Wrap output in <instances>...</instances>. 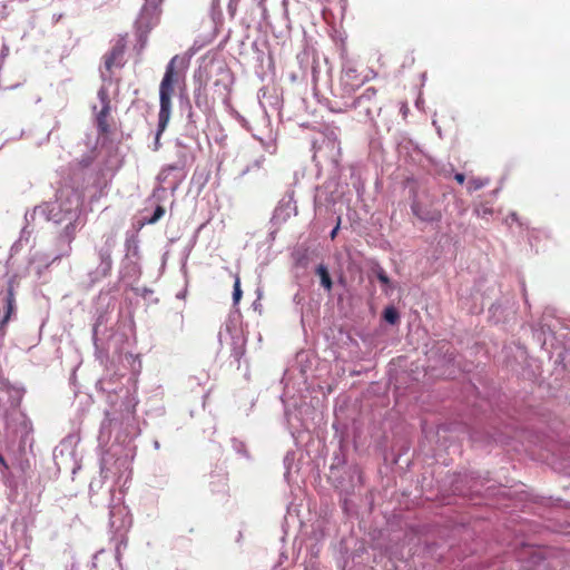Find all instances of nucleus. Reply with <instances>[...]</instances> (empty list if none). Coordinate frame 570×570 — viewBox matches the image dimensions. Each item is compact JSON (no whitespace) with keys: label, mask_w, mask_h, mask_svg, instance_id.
<instances>
[{"label":"nucleus","mask_w":570,"mask_h":570,"mask_svg":"<svg viewBox=\"0 0 570 570\" xmlns=\"http://www.w3.org/2000/svg\"><path fill=\"white\" fill-rule=\"evenodd\" d=\"M178 63H183V59L176 55L167 63L164 77L159 85V112L158 128L155 138V149L159 148L160 136L166 130L170 120L173 108L171 98L175 94V87L183 78L180 71L177 69Z\"/></svg>","instance_id":"1"},{"label":"nucleus","mask_w":570,"mask_h":570,"mask_svg":"<svg viewBox=\"0 0 570 570\" xmlns=\"http://www.w3.org/2000/svg\"><path fill=\"white\" fill-rule=\"evenodd\" d=\"M131 517L128 509L122 504H114L109 510V529L111 532V542L115 543L117 556L120 554L121 547L127 546V532L131 527Z\"/></svg>","instance_id":"2"},{"label":"nucleus","mask_w":570,"mask_h":570,"mask_svg":"<svg viewBox=\"0 0 570 570\" xmlns=\"http://www.w3.org/2000/svg\"><path fill=\"white\" fill-rule=\"evenodd\" d=\"M435 195L430 189H420L413 197L411 209L413 215L423 222H439L441 210L435 206Z\"/></svg>","instance_id":"3"},{"label":"nucleus","mask_w":570,"mask_h":570,"mask_svg":"<svg viewBox=\"0 0 570 570\" xmlns=\"http://www.w3.org/2000/svg\"><path fill=\"white\" fill-rule=\"evenodd\" d=\"M117 245L116 233H106L102 236V244L97 248L99 264L95 269L94 279L98 281L110 275L112 269L111 254Z\"/></svg>","instance_id":"4"},{"label":"nucleus","mask_w":570,"mask_h":570,"mask_svg":"<svg viewBox=\"0 0 570 570\" xmlns=\"http://www.w3.org/2000/svg\"><path fill=\"white\" fill-rule=\"evenodd\" d=\"M163 2L164 0H145V4L137 19V24L140 30L148 32L158 23Z\"/></svg>","instance_id":"5"},{"label":"nucleus","mask_w":570,"mask_h":570,"mask_svg":"<svg viewBox=\"0 0 570 570\" xmlns=\"http://www.w3.org/2000/svg\"><path fill=\"white\" fill-rule=\"evenodd\" d=\"M97 95L101 102V109L96 115V125L99 135L106 136L110 132V124L108 121L111 111L110 99L107 89L104 87L98 90Z\"/></svg>","instance_id":"6"},{"label":"nucleus","mask_w":570,"mask_h":570,"mask_svg":"<svg viewBox=\"0 0 570 570\" xmlns=\"http://www.w3.org/2000/svg\"><path fill=\"white\" fill-rule=\"evenodd\" d=\"M126 42L124 39H118L111 49L104 56V66L109 75L112 73L114 68H121L125 65Z\"/></svg>","instance_id":"7"},{"label":"nucleus","mask_w":570,"mask_h":570,"mask_svg":"<svg viewBox=\"0 0 570 570\" xmlns=\"http://www.w3.org/2000/svg\"><path fill=\"white\" fill-rule=\"evenodd\" d=\"M60 212H63L68 219L77 217V212L80 205L79 197L73 191L61 190L57 198Z\"/></svg>","instance_id":"8"},{"label":"nucleus","mask_w":570,"mask_h":570,"mask_svg":"<svg viewBox=\"0 0 570 570\" xmlns=\"http://www.w3.org/2000/svg\"><path fill=\"white\" fill-rule=\"evenodd\" d=\"M4 302H6V313L1 321L2 326H4L9 322L11 315L14 312L16 298H14V288H13L12 284H9V286H8Z\"/></svg>","instance_id":"9"},{"label":"nucleus","mask_w":570,"mask_h":570,"mask_svg":"<svg viewBox=\"0 0 570 570\" xmlns=\"http://www.w3.org/2000/svg\"><path fill=\"white\" fill-rule=\"evenodd\" d=\"M316 274L320 276L321 278V284L322 286L326 289V291H331L332 289V286H333V282H332V278L330 276V273H328V269L325 265L323 264H320L317 267H316Z\"/></svg>","instance_id":"10"},{"label":"nucleus","mask_w":570,"mask_h":570,"mask_svg":"<svg viewBox=\"0 0 570 570\" xmlns=\"http://www.w3.org/2000/svg\"><path fill=\"white\" fill-rule=\"evenodd\" d=\"M13 473L14 472L11 471L10 465H8V464L1 465L0 475L4 480V482L11 488H16L18 485V482L16 480H13V479L11 480V475H13Z\"/></svg>","instance_id":"11"},{"label":"nucleus","mask_w":570,"mask_h":570,"mask_svg":"<svg viewBox=\"0 0 570 570\" xmlns=\"http://www.w3.org/2000/svg\"><path fill=\"white\" fill-rule=\"evenodd\" d=\"M75 230H76V226L72 222H70L66 228H65V232L69 238V243H68V250L62 254V256H69L70 252H71V246H70V243L72 242V239L75 238ZM61 257V255L55 257V261L56 259H59Z\"/></svg>","instance_id":"12"},{"label":"nucleus","mask_w":570,"mask_h":570,"mask_svg":"<svg viewBox=\"0 0 570 570\" xmlns=\"http://www.w3.org/2000/svg\"><path fill=\"white\" fill-rule=\"evenodd\" d=\"M383 317L387 323L395 324L399 321L400 315L396 308L390 306L384 309Z\"/></svg>","instance_id":"13"},{"label":"nucleus","mask_w":570,"mask_h":570,"mask_svg":"<svg viewBox=\"0 0 570 570\" xmlns=\"http://www.w3.org/2000/svg\"><path fill=\"white\" fill-rule=\"evenodd\" d=\"M109 472H110V469L108 465H100V468H99L100 479L99 480L94 479L90 482V489H94L96 485L100 487L104 483L105 479L108 478Z\"/></svg>","instance_id":"14"},{"label":"nucleus","mask_w":570,"mask_h":570,"mask_svg":"<svg viewBox=\"0 0 570 570\" xmlns=\"http://www.w3.org/2000/svg\"><path fill=\"white\" fill-rule=\"evenodd\" d=\"M165 215V208L161 205H158L155 208V212L150 218H147L141 225L148 224L153 225L156 224L163 216Z\"/></svg>","instance_id":"15"},{"label":"nucleus","mask_w":570,"mask_h":570,"mask_svg":"<svg viewBox=\"0 0 570 570\" xmlns=\"http://www.w3.org/2000/svg\"><path fill=\"white\" fill-rule=\"evenodd\" d=\"M242 295H243V292L240 288V277H239V275H235L234 292H233L234 305H237L239 303Z\"/></svg>","instance_id":"16"},{"label":"nucleus","mask_w":570,"mask_h":570,"mask_svg":"<svg viewBox=\"0 0 570 570\" xmlns=\"http://www.w3.org/2000/svg\"><path fill=\"white\" fill-rule=\"evenodd\" d=\"M484 185H485V181L483 179L472 178L468 183V190L470 193H472V191L481 189L482 187H484Z\"/></svg>","instance_id":"17"},{"label":"nucleus","mask_w":570,"mask_h":570,"mask_svg":"<svg viewBox=\"0 0 570 570\" xmlns=\"http://www.w3.org/2000/svg\"><path fill=\"white\" fill-rule=\"evenodd\" d=\"M173 170H178V166L176 165H168L166 166L159 174L158 178L160 181H165L166 178H167V175L173 171Z\"/></svg>","instance_id":"18"},{"label":"nucleus","mask_w":570,"mask_h":570,"mask_svg":"<svg viewBox=\"0 0 570 570\" xmlns=\"http://www.w3.org/2000/svg\"><path fill=\"white\" fill-rule=\"evenodd\" d=\"M377 94V90L374 87H368L364 90V92L358 97V100L361 99H372Z\"/></svg>","instance_id":"19"},{"label":"nucleus","mask_w":570,"mask_h":570,"mask_svg":"<svg viewBox=\"0 0 570 570\" xmlns=\"http://www.w3.org/2000/svg\"><path fill=\"white\" fill-rule=\"evenodd\" d=\"M376 277L377 279L384 284V285H389L390 284V278L389 276L386 275L385 271L383 268H380L377 272H376Z\"/></svg>","instance_id":"20"},{"label":"nucleus","mask_w":570,"mask_h":570,"mask_svg":"<svg viewBox=\"0 0 570 570\" xmlns=\"http://www.w3.org/2000/svg\"><path fill=\"white\" fill-rule=\"evenodd\" d=\"M454 179L462 185L465 181V176L462 173H456Z\"/></svg>","instance_id":"21"},{"label":"nucleus","mask_w":570,"mask_h":570,"mask_svg":"<svg viewBox=\"0 0 570 570\" xmlns=\"http://www.w3.org/2000/svg\"><path fill=\"white\" fill-rule=\"evenodd\" d=\"M338 228H340V222L337 223V225L334 227V229L331 232V238L334 239L337 235V232H338Z\"/></svg>","instance_id":"22"},{"label":"nucleus","mask_w":570,"mask_h":570,"mask_svg":"<svg viewBox=\"0 0 570 570\" xmlns=\"http://www.w3.org/2000/svg\"><path fill=\"white\" fill-rule=\"evenodd\" d=\"M13 468L16 469V471L21 474L22 473V465L21 464H18V465H13Z\"/></svg>","instance_id":"23"},{"label":"nucleus","mask_w":570,"mask_h":570,"mask_svg":"<svg viewBox=\"0 0 570 570\" xmlns=\"http://www.w3.org/2000/svg\"><path fill=\"white\" fill-rule=\"evenodd\" d=\"M338 465H334V464H331V471L333 472L334 470H336Z\"/></svg>","instance_id":"24"},{"label":"nucleus","mask_w":570,"mask_h":570,"mask_svg":"<svg viewBox=\"0 0 570 570\" xmlns=\"http://www.w3.org/2000/svg\"><path fill=\"white\" fill-rule=\"evenodd\" d=\"M0 463H4V460L1 455H0Z\"/></svg>","instance_id":"25"}]
</instances>
